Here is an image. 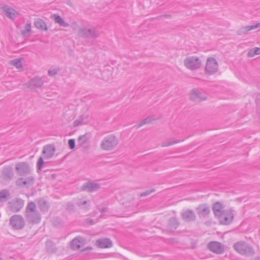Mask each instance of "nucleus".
Segmentation results:
<instances>
[{
	"label": "nucleus",
	"instance_id": "1",
	"mask_svg": "<svg viewBox=\"0 0 260 260\" xmlns=\"http://www.w3.org/2000/svg\"><path fill=\"white\" fill-rule=\"evenodd\" d=\"M25 218L27 222L32 224L39 223L41 219V216L37 210L36 205L33 202L28 203L25 208Z\"/></svg>",
	"mask_w": 260,
	"mask_h": 260
},
{
	"label": "nucleus",
	"instance_id": "2",
	"mask_svg": "<svg viewBox=\"0 0 260 260\" xmlns=\"http://www.w3.org/2000/svg\"><path fill=\"white\" fill-rule=\"evenodd\" d=\"M100 34V28L91 25L81 27L78 31V35L83 38L95 39Z\"/></svg>",
	"mask_w": 260,
	"mask_h": 260
},
{
	"label": "nucleus",
	"instance_id": "3",
	"mask_svg": "<svg viewBox=\"0 0 260 260\" xmlns=\"http://www.w3.org/2000/svg\"><path fill=\"white\" fill-rule=\"evenodd\" d=\"M233 248L239 254L246 256H251L255 253L253 248L243 241L235 243L233 245Z\"/></svg>",
	"mask_w": 260,
	"mask_h": 260
},
{
	"label": "nucleus",
	"instance_id": "4",
	"mask_svg": "<svg viewBox=\"0 0 260 260\" xmlns=\"http://www.w3.org/2000/svg\"><path fill=\"white\" fill-rule=\"evenodd\" d=\"M118 144L117 138L114 135H110L103 139L100 144V147L103 150L111 151L113 150Z\"/></svg>",
	"mask_w": 260,
	"mask_h": 260
},
{
	"label": "nucleus",
	"instance_id": "5",
	"mask_svg": "<svg viewBox=\"0 0 260 260\" xmlns=\"http://www.w3.org/2000/svg\"><path fill=\"white\" fill-rule=\"evenodd\" d=\"M184 65L187 69L194 71L201 68L202 61L197 56H190L184 59Z\"/></svg>",
	"mask_w": 260,
	"mask_h": 260
},
{
	"label": "nucleus",
	"instance_id": "6",
	"mask_svg": "<svg viewBox=\"0 0 260 260\" xmlns=\"http://www.w3.org/2000/svg\"><path fill=\"white\" fill-rule=\"evenodd\" d=\"M24 201L20 198H14L7 203V207L12 212H19L24 206Z\"/></svg>",
	"mask_w": 260,
	"mask_h": 260
},
{
	"label": "nucleus",
	"instance_id": "7",
	"mask_svg": "<svg viewBox=\"0 0 260 260\" xmlns=\"http://www.w3.org/2000/svg\"><path fill=\"white\" fill-rule=\"evenodd\" d=\"M189 98L195 103H200L207 99V95L198 88H193L189 93Z\"/></svg>",
	"mask_w": 260,
	"mask_h": 260
},
{
	"label": "nucleus",
	"instance_id": "8",
	"mask_svg": "<svg viewBox=\"0 0 260 260\" xmlns=\"http://www.w3.org/2000/svg\"><path fill=\"white\" fill-rule=\"evenodd\" d=\"M10 224L15 230H21L25 226V221L21 215L16 214L10 218Z\"/></svg>",
	"mask_w": 260,
	"mask_h": 260
},
{
	"label": "nucleus",
	"instance_id": "9",
	"mask_svg": "<svg viewBox=\"0 0 260 260\" xmlns=\"http://www.w3.org/2000/svg\"><path fill=\"white\" fill-rule=\"evenodd\" d=\"M218 67L217 62L215 58L212 57L208 58L205 67V72L209 75H213L218 71Z\"/></svg>",
	"mask_w": 260,
	"mask_h": 260
},
{
	"label": "nucleus",
	"instance_id": "10",
	"mask_svg": "<svg viewBox=\"0 0 260 260\" xmlns=\"http://www.w3.org/2000/svg\"><path fill=\"white\" fill-rule=\"evenodd\" d=\"M207 248L211 251L217 254H220L225 250L224 245L217 241H211L207 244Z\"/></svg>",
	"mask_w": 260,
	"mask_h": 260
},
{
	"label": "nucleus",
	"instance_id": "11",
	"mask_svg": "<svg viewBox=\"0 0 260 260\" xmlns=\"http://www.w3.org/2000/svg\"><path fill=\"white\" fill-rule=\"evenodd\" d=\"M218 217L221 224L226 225L230 224L234 218V214L231 210H226Z\"/></svg>",
	"mask_w": 260,
	"mask_h": 260
},
{
	"label": "nucleus",
	"instance_id": "12",
	"mask_svg": "<svg viewBox=\"0 0 260 260\" xmlns=\"http://www.w3.org/2000/svg\"><path fill=\"white\" fill-rule=\"evenodd\" d=\"M16 171L20 176L28 175L30 171L29 166L27 162H20L16 165Z\"/></svg>",
	"mask_w": 260,
	"mask_h": 260
},
{
	"label": "nucleus",
	"instance_id": "13",
	"mask_svg": "<svg viewBox=\"0 0 260 260\" xmlns=\"http://www.w3.org/2000/svg\"><path fill=\"white\" fill-rule=\"evenodd\" d=\"M34 179L32 176H29L27 178H20L16 181V185L19 187H23L29 188L33 185Z\"/></svg>",
	"mask_w": 260,
	"mask_h": 260
},
{
	"label": "nucleus",
	"instance_id": "14",
	"mask_svg": "<svg viewBox=\"0 0 260 260\" xmlns=\"http://www.w3.org/2000/svg\"><path fill=\"white\" fill-rule=\"evenodd\" d=\"M197 213L200 218L207 217L210 212L209 206L207 204H201L196 208Z\"/></svg>",
	"mask_w": 260,
	"mask_h": 260
},
{
	"label": "nucleus",
	"instance_id": "15",
	"mask_svg": "<svg viewBox=\"0 0 260 260\" xmlns=\"http://www.w3.org/2000/svg\"><path fill=\"white\" fill-rule=\"evenodd\" d=\"M1 9L3 13L12 20L18 16V13L14 9L7 5L2 6Z\"/></svg>",
	"mask_w": 260,
	"mask_h": 260
},
{
	"label": "nucleus",
	"instance_id": "16",
	"mask_svg": "<svg viewBox=\"0 0 260 260\" xmlns=\"http://www.w3.org/2000/svg\"><path fill=\"white\" fill-rule=\"evenodd\" d=\"M44 84L43 81L38 76H36L24 84L26 88L41 87Z\"/></svg>",
	"mask_w": 260,
	"mask_h": 260
},
{
	"label": "nucleus",
	"instance_id": "17",
	"mask_svg": "<svg viewBox=\"0 0 260 260\" xmlns=\"http://www.w3.org/2000/svg\"><path fill=\"white\" fill-rule=\"evenodd\" d=\"M85 244V240L82 237H77L71 242V247L73 250H78L81 246Z\"/></svg>",
	"mask_w": 260,
	"mask_h": 260
},
{
	"label": "nucleus",
	"instance_id": "18",
	"mask_svg": "<svg viewBox=\"0 0 260 260\" xmlns=\"http://www.w3.org/2000/svg\"><path fill=\"white\" fill-rule=\"evenodd\" d=\"M101 187L100 184L97 183L88 182L82 186V190H86L89 192L98 191Z\"/></svg>",
	"mask_w": 260,
	"mask_h": 260
},
{
	"label": "nucleus",
	"instance_id": "19",
	"mask_svg": "<svg viewBox=\"0 0 260 260\" xmlns=\"http://www.w3.org/2000/svg\"><path fill=\"white\" fill-rule=\"evenodd\" d=\"M55 147L52 145H47L43 147L42 153L44 155V158L50 159L54 154Z\"/></svg>",
	"mask_w": 260,
	"mask_h": 260
},
{
	"label": "nucleus",
	"instance_id": "20",
	"mask_svg": "<svg viewBox=\"0 0 260 260\" xmlns=\"http://www.w3.org/2000/svg\"><path fill=\"white\" fill-rule=\"evenodd\" d=\"M181 216L183 219L187 222L194 221L196 218L194 212L190 209H187L182 212Z\"/></svg>",
	"mask_w": 260,
	"mask_h": 260
},
{
	"label": "nucleus",
	"instance_id": "21",
	"mask_svg": "<svg viewBox=\"0 0 260 260\" xmlns=\"http://www.w3.org/2000/svg\"><path fill=\"white\" fill-rule=\"evenodd\" d=\"M96 245L101 248H107L112 247V242L108 238H101L96 240Z\"/></svg>",
	"mask_w": 260,
	"mask_h": 260
},
{
	"label": "nucleus",
	"instance_id": "22",
	"mask_svg": "<svg viewBox=\"0 0 260 260\" xmlns=\"http://www.w3.org/2000/svg\"><path fill=\"white\" fill-rule=\"evenodd\" d=\"M14 176L13 168L11 167H6L2 173V177L3 180L8 181L12 179Z\"/></svg>",
	"mask_w": 260,
	"mask_h": 260
},
{
	"label": "nucleus",
	"instance_id": "23",
	"mask_svg": "<svg viewBox=\"0 0 260 260\" xmlns=\"http://www.w3.org/2000/svg\"><path fill=\"white\" fill-rule=\"evenodd\" d=\"M259 27H260V22L257 23V24H256L255 25L243 26L237 30V33L238 35H240V36L244 35L246 34L250 30L256 29Z\"/></svg>",
	"mask_w": 260,
	"mask_h": 260
},
{
	"label": "nucleus",
	"instance_id": "24",
	"mask_svg": "<svg viewBox=\"0 0 260 260\" xmlns=\"http://www.w3.org/2000/svg\"><path fill=\"white\" fill-rule=\"evenodd\" d=\"M212 209L215 215L217 217L221 215V213L225 211L223 205L219 202L214 203L213 205Z\"/></svg>",
	"mask_w": 260,
	"mask_h": 260
},
{
	"label": "nucleus",
	"instance_id": "25",
	"mask_svg": "<svg viewBox=\"0 0 260 260\" xmlns=\"http://www.w3.org/2000/svg\"><path fill=\"white\" fill-rule=\"evenodd\" d=\"M51 18L53 19L55 23L58 24L60 26L67 27L69 26V24L59 15L54 14L51 16Z\"/></svg>",
	"mask_w": 260,
	"mask_h": 260
},
{
	"label": "nucleus",
	"instance_id": "26",
	"mask_svg": "<svg viewBox=\"0 0 260 260\" xmlns=\"http://www.w3.org/2000/svg\"><path fill=\"white\" fill-rule=\"evenodd\" d=\"M38 205L43 212H47L50 207L49 202L44 199H40L38 200Z\"/></svg>",
	"mask_w": 260,
	"mask_h": 260
},
{
	"label": "nucleus",
	"instance_id": "27",
	"mask_svg": "<svg viewBox=\"0 0 260 260\" xmlns=\"http://www.w3.org/2000/svg\"><path fill=\"white\" fill-rule=\"evenodd\" d=\"M179 225V221L175 217L171 218L168 223V228L170 231L176 230Z\"/></svg>",
	"mask_w": 260,
	"mask_h": 260
},
{
	"label": "nucleus",
	"instance_id": "28",
	"mask_svg": "<svg viewBox=\"0 0 260 260\" xmlns=\"http://www.w3.org/2000/svg\"><path fill=\"white\" fill-rule=\"evenodd\" d=\"M183 140H176L175 139L173 138H171L166 139L163 142H162L161 144V146L162 147H169L174 144H176L179 142H182Z\"/></svg>",
	"mask_w": 260,
	"mask_h": 260
},
{
	"label": "nucleus",
	"instance_id": "29",
	"mask_svg": "<svg viewBox=\"0 0 260 260\" xmlns=\"http://www.w3.org/2000/svg\"><path fill=\"white\" fill-rule=\"evenodd\" d=\"M89 139V135L85 134L79 137L78 139V143L80 146L83 147L85 144L88 143Z\"/></svg>",
	"mask_w": 260,
	"mask_h": 260
},
{
	"label": "nucleus",
	"instance_id": "30",
	"mask_svg": "<svg viewBox=\"0 0 260 260\" xmlns=\"http://www.w3.org/2000/svg\"><path fill=\"white\" fill-rule=\"evenodd\" d=\"M46 247L47 251L49 253H55L57 251V248L54 243L50 240H48L46 242Z\"/></svg>",
	"mask_w": 260,
	"mask_h": 260
},
{
	"label": "nucleus",
	"instance_id": "31",
	"mask_svg": "<svg viewBox=\"0 0 260 260\" xmlns=\"http://www.w3.org/2000/svg\"><path fill=\"white\" fill-rule=\"evenodd\" d=\"M10 198V192L7 189H3L0 191V202H6Z\"/></svg>",
	"mask_w": 260,
	"mask_h": 260
},
{
	"label": "nucleus",
	"instance_id": "32",
	"mask_svg": "<svg viewBox=\"0 0 260 260\" xmlns=\"http://www.w3.org/2000/svg\"><path fill=\"white\" fill-rule=\"evenodd\" d=\"M35 25L38 28L41 29L42 30H47V27L46 23L42 19H38L35 21Z\"/></svg>",
	"mask_w": 260,
	"mask_h": 260
},
{
	"label": "nucleus",
	"instance_id": "33",
	"mask_svg": "<svg viewBox=\"0 0 260 260\" xmlns=\"http://www.w3.org/2000/svg\"><path fill=\"white\" fill-rule=\"evenodd\" d=\"M31 26L30 23H26L23 29H21V34L24 37H27L31 32Z\"/></svg>",
	"mask_w": 260,
	"mask_h": 260
},
{
	"label": "nucleus",
	"instance_id": "34",
	"mask_svg": "<svg viewBox=\"0 0 260 260\" xmlns=\"http://www.w3.org/2000/svg\"><path fill=\"white\" fill-rule=\"evenodd\" d=\"M10 64L15 66L17 69L21 70L22 69V65L20 58L12 60L10 61Z\"/></svg>",
	"mask_w": 260,
	"mask_h": 260
},
{
	"label": "nucleus",
	"instance_id": "35",
	"mask_svg": "<svg viewBox=\"0 0 260 260\" xmlns=\"http://www.w3.org/2000/svg\"><path fill=\"white\" fill-rule=\"evenodd\" d=\"M260 54V48L254 47L251 49L247 53V56L250 57H253L255 55Z\"/></svg>",
	"mask_w": 260,
	"mask_h": 260
},
{
	"label": "nucleus",
	"instance_id": "36",
	"mask_svg": "<svg viewBox=\"0 0 260 260\" xmlns=\"http://www.w3.org/2000/svg\"><path fill=\"white\" fill-rule=\"evenodd\" d=\"M152 119L150 117H147L144 119L141 120L139 123H138L135 125V127L137 128L140 127L141 126L148 124L151 122Z\"/></svg>",
	"mask_w": 260,
	"mask_h": 260
},
{
	"label": "nucleus",
	"instance_id": "37",
	"mask_svg": "<svg viewBox=\"0 0 260 260\" xmlns=\"http://www.w3.org/2000/svg\"><path fill=\"white\" fill-rule=\"evenodd\" d=\"M87 117H85L83 116H81L78 119L75 120L74 122V126H78L80 125H82L85 123L84 120L86 119Z\"/></svg>",
	"mask_w": 260,
	"mask_h": 260
},
{
	"label": "nucleus",
	"instance_id": "38",
	"mask_svg": "<svg viewBox=\"0 0 260 260\" xmlns=\"http://www.w3.org/2000/svg\"><path fill=\"white\" fill-rule=\"evenodd\" d=\"M60 70L57 68L49 70L48 72V74L50 76H53L55 75Z\"/></svg>",
	"mask_w": 260,
	"mask_h": 260
},
{
	"label": "nucleus",
	"instance_id": "39",
	"mask_svg": "<svg viewBox=\"0 0 260 260\" xmlns=\"http://www.w3.org/2000/svg\"><path fill=\"white\" fill-rule=\"evenodd\" d=\"M155 191V190L153 188L151 189L150 190H146L145 192L142 193L140 194V197H146V196L149 195V194H150L151 193L154 192Z\"/></svg>",
	"mask_w": 260,
	"mask_h": 260
},
{
	"label": "nucleus",
	"instance_id": "40",
	"mask_svg": "<svg viewBox=\"0 0 260 260\" xmlns=\"http://www.w3.org/2000/svg\"><path fill=\"white\" fill-rule=\"evenodd\" d=\"M68 144L71 149H73L75 147V141L74 139H70L68 141Z\"/></svg>",
	"mask_w": 260,
	"mask_h": 260
},
{
	"label": "nucleus",
	"instance_id": "41",
	"mask_svg": "<svg viewBox=\"0 0 260 260\" xmlns=\"http://www.w3.org/2000/svg\"><path fill=\"white\" fill-rule=\"evenodd\" d=\"M75 209V206L72 203H68L66 205V210L68 211H71L74 210Z\"/></svg>",
	"mask_w": 260,
	"mask_h": 260
},
{
	"label": "nucleus",
	"instance_id": "42",
	"mask_svg": "<svg viewBox=\"0 0 260 260\" xmlns=\"http://www.w3.org/2000/svg\"><path fill=\"white\" fill-rule=\"evenodd\" d=\"M43 163L44 161L43 158L40 157L37 161V166L38 167V169H41Z\"/></svg>",
	"mask_w": 260,
	"mask_h": 260
},
{
	"label": "nucleus",
	"instance_id": "43",
	"mask_svg": "<svg viewBox=\"0 0 260 260\" xmlns=\"http://www.w3.org/2000/svg\"><path fill=\"white\" fill-rule=\"evenodd\" d=\"M91 249H92V247H87L86 248H85L84 249L82 250V252H88Z\"/></svg>",
	"mask_w": 260,
	"mask_h": 260
},
{
	"label": "nucleus",
	"instance_id": "44",
	"mask_svg": "<svg viewBox=\"0 0 260 260\" xmlns=\"http://www.w3.org/2000/svg\"><path fill=\"white\" fill-rule=\"evenodd\" d=\"M86 203H87V201H83V202H77V205L78 206H83V205H85Z\"/></svg>",
	"mask_w": 260,
	"mask_h": 260
},
{
	"label": "nucleus",
	"instance_id": "45",
	"mask_svg": "<svg viewBox=\"0 0 260 260\" xmlns=\"http://www.w3.org/2000/svg\"><path fill=\"white\" fill-rule=\"evenodd\" d=\"M87 223H88L90 224H92L94 223L93 219H87Z\"/></svg>",
	"mask_w": 260,
	"mask_h": 260
},
{
	"label": "nucleus",
	"instance_id": "46",
	"mask_svg": "<svg viewBox=\"0 0 260 260\" xmlns=\"http://www.w3.org/2000/svg\"><path fill=\"white\" fill-rule=\"evenodd\" d=\"M105 208H102V209H101V213H102L101 216H102V215H103V213L104 212H105Z\"/></svg>",
	"mask_w": 260,
	"mask_h": 260
},
{
	"label": "nucleus",
	"instance_id": "47",
	"mask_svg": "<svg viewBox=\"0 0 260 260\" xmlns=\"http://www.w3.org/2000/svg\"><path fill=\"white\" fill-rule=\"evenodd\" d=\"M165 16H166V17H170V15H165Z\"/></svg>",
	"mask_w": 260,
	"mask_h": 260
},
{
	"label": "nucleus",
	"instance_id": "48",
	"mask_svg": "<svg viewBox=\"0 0 260 260\" xmlns=\"http://www.w3.org/2000/svg\"><path fill=\"white\" fill-rule=\"evenodd\" d=\"M0 260H2V258L0 257Z\"/></svg>",
	"mask_w": 260,
	"mask_h": 260
}]
</instances>
